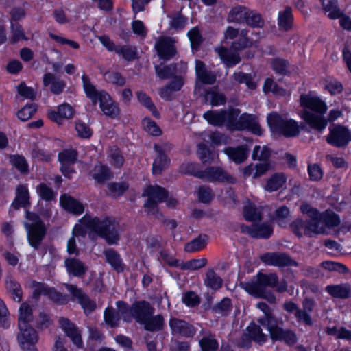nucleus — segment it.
Masks as SVG:
<instances>
[{
  "mask_svg": "<svg viewBox=\"0 0 351 351\" xmlns=\"http://www.w3.org/2000/svg\"><path fill=\"white\" fill-rule=\"evenodd\" d=\"M10 162L21 173H28V163L23 156L12 155L10 156Z\"/></svg>",
  "mask_w": 351,
  "mask_h": 351,
  "instance_id": "3c124183",
  "label": "nucleus"
},
{
  "mask_svg": "<svg viewBox=\"0 0 351 351\" xmlns=\"http://www.w3.org/2000/svg\"><path fill=\"white\" fill-rule=\"evenodd\" d=\"M243 215L245 219L250 221L261 219L260 212L252 204H248L243 208Z\"/></svg>",
  "mask_w": 351,
  "mask_h": 351,
  "instance_id": "338daca9",
  "label": "nucleus"
},
{
  "mask_svg": "<svg viewBox=\"0 0 351 351\" xmlns=\"http://www.w3.org/2000/svg\"><path fill=\"white\" fill-rule=\"evenodd\" d=\"M82 79L86 95L91 99L93 105H96L97 102L99 101L100 108L106 116L111 118L117 117L120 111L118 104L112 100L106 92L97 91L87 75H82Z\"/></svg>",
  "mask_w": 351,
  "mask_h": 351,
  "instance_id": "39448f33",
  "label": "nucleus"
},
{
  "mask_svg": "<svg viewBox=\"0 0 351 351\" xmlns=\"http://www.w3.org/2000/svg\"><path fill=\"white\" fill-rule=\"evenodd\" d=\"M207 237L206 235L199 236L193 241L185 245L184 250L187 252H195L199 251L206 245Z\"/></svg>",
  "mask_w": 351,
  "mask_h": 351,
  "instance_id": "49530a36",
  "label": "nucleus"
},
{
  "mask_svg": "<svg viewBox=\"0 0 351 351\" xmlns=\"http://www.w3.org/2000/svg\"><path fill=\"white\" fill-rule=\"evenodd\" d=\"M316 226L320 228L319 234H328L327 228H332L340 224V218L338 215L332 211L326 210L324 213H319L317 210L313 208Z\"/></svg>",
  "mask_w": 351,
  "mask_h": 351,
  "instance_id": "f8f14e48",
  "label": "nucleus"
},
{
  "mask_svg": "<svg viewBox=\"0 0 351 351\" xmlns=\"http://www.w3.org/2000/svg\"><path fill=\"white\" fill-rule=\"evenodd\" d=\"M43 85L47 87L50 86V91L54 95L62 93L66 86V83L62 80L58 78L51 73H47L43 76Z\"/></svg>",
  "mask_w": 351,
  "mask_h": 351,
  "instance_id": "a878e982",
  "label": "nucleus"
},
{
  "mask_svg": "<svg viewBox=\"0 0 351 351\" xmlns=\"http://www.w3.org/2000/svg\"><path fill=\"white\" fill-rule=\"evenodd\" d=\"M289 217V209L285 206L279 207L275 211L274 219L276 221L277 223L280 226H285L287 223Z\"/></svg>",
  "mask_w": 351,
  "mask_h": 351,
  "instance_id": "6e6d98bb",
  "label": "nucleus"
},
{
  "mask_svg": "<svg viewBox=\"0 0 351 351\" xmlns=\"http://www.w3.org/2000/svg\"><path fill=\"white\" fill-rule=\"evenodd\" d=\"M326 140L328 144L336 147H344L351 140V134L345 126L336 125L330 128V132Z\"/></svg>",
  "mask_w": 351,
  "mask_h": 351,
  "instance_id": "4468645a",
  "label": "nucleus"
},
{
  "mask_svg": "<svg viewBox=\"0 0 351 351\" xmlns=\"http://www.w3.org/2000/svg\"><path fill=\"white\" fill-rule=\"evenodd\" d=\"M36 112V106L35 104L27 105L18 111L17 116L20 120L26 121L29 119Z\"/></svg>",
  "mask_w": 351,
  "mask_h": 351,
  "instance_id": "774afa93",
  "label": "nucleus"
},
{
  "mask_svg": "<svg viewBox=\"0 0 351 351\" xmlns=\"http://www.w3.org/2000/svg\"><path fill=\"white\" fill-rule=\"evenodd\" d=\"M183 84V78L180 76H176L171 82L160 89V96L165 100H171L173 93L174 92L179 91L182 88Z\"/></svg>",
  "mask_w": 351,
  "mask_h": 351,
  "instance_id": "bb28decb",
  "label": "nucleus"
},
{
  "mask_svg": "<svg viewBox=\"0 0 351 351\" xmlns=\"http://www.w3.org/2000/svg\"><path fill=\"white\" fill-rule=\"evenodd\" d=\"M293 16L292 9L289 6L285 7L283 11L278 13V25L280 29L289 31L292 28Z\"/></svg>",
  "mask_w": 351,
  "mask_h": 351,
  "instance_id": "c756f323",
  "label": "nucleus"
},
{
  "mask_svg": "<svg viewBox=\"0 0 351 351\" xmlns=\"http://www.w3.org/2000/svg\"><path fill=\"white\" fill-rule=\"evenodd\" d=\"M105 322L112 328L118 326L119 323V315L113 308H107L104 311Z\"/></svg>",
  "mask_w": 351,
  "mask_h": 351,
  "instance_id": "4d7b16f0",
  "label": "nucleus"
},
{
  "mask_svg": "<svg viewBox=\"0 0 351 351\" xmlns=\"http://www.w3.org/2000/svg\"><path fill=\"white\" fill-rule=\"evenodd\" d=\"M68 291L72 295L73 300H77L84 308L86 314L90 313L96 308V303L79 287L72 284L64 285Z\"/></svg>",
  "mask_w": 351,
  "mask_h": 351,
  "instance_id": "a211bd4d",
  "label": "nucleus"
},
{
  "mask_svg": "<svg viewBox=\"0 0 351 351\" xmlns=\"http://www.w3.org/2000/svg\"><path fill=\"white\" fill-rule=\"evenodd\" d=\"M209 182H226L234 184L236 178L221 167L210 166L203 170L202 178Z\"/></svg>",
  "mask_w": 351,
  "mask_h": 351,
  "instance_id": "2eb2a0df",
  "label": "nucleus"
},
{
  "mask_svg": "<svg viewBox=\"0 0 351 351\" xmlns=\"http://www.w3.org/2000/svg\"><path fill=\"white\" fill-rule=\"evenodd\" d=\"M231 309V300L225 298L221 301L216 304L213 310L215 313L220 314L221 315H227Z\"/></svg>",
  "mask_w": 351,
  "mask_h": 351,
  "instance_id": "69168bd1",
  "label": "nucleus"
},
{
  "mask_svg": "<svg viewBox=\"0 0 351 351\" xmlns=\"http://www.w3.org/2000/svg\"><path fill=\"white\" fill-rule=\"evenodd\" d=\"M58 322L62 330L71 339L73 343L79 348L82 347V341L81 335L75 325L69 319L63 317H60Z\"/></svg>",
  "mask_w": 351,
  "mask_h": 351,
  "instance_id": "5701e85b",
  "label": "nucleus"
},
{
  "mask_svg": "<svg viewBox=\"0 0 351 351\" xmlns=\"http://www.w3.org/2000/svg\"><path fill=\"white\" fill-rule=\"evenodd\" d=\"M267 122L273 132L285 137L291 138L300 134V126L293 119H284L277 112H271L267 116Z\"/></svg>",
  "mask_w": 351,
  "mask_h": 351,
  "instance_id": "1a4fd4ad",
  "label": "nucleus"
},
{
  "mask_svg": "<svg viewBox=\"0 0 351 351\" xmlns=\"http://www.w3.org/2000/svg\"><path fill=\"white\" fill-rule=\"evenodd\" d=\"M249 130L254 134L261 135L262 130L256 116L243 113L239 116L237 130Z\"/></svg>",
  "mask_w": 351,
  "mask_h": 351,
  "instance_id": "412c9836",
  "label": "nucleus"
},
{
  "mask_svg": "<svg viewBox=\"0 0 351 351\" xmlns=\"http://www.w3.org/2000/svg\"><path fill=\"white\" fill-rule=\"evenodd\" d=\"M154 306L146 300L136 301L130 307L131 317L140 324L154 315Z\"/></svg>",
  "mask_w": 351,
  "mask_h": 351,
  "instance_id": "dca6fc26",
  "label": "nucleus"
},
{
  "mask_svg": "<svg viewBox=\"0 0 351 351\" xmlns=\"http://www.w3.org/2000/svg\"><path fill=\"white\" fill-rule=\"evenodd\" d=\"M222 283V279L217 275L213 269L208 270L205 279V285L207 287L213 290H217L221 287Z\"/></svg>",
  "mask_w": 351,
  "mask_h": 351,
  "instance_id": "c03bdc74",
  "label": "nucleus"
},
{
  "mask_svg": "<svg viewBox=\"0 0 351 351\" xmlns=\"http://www.w3.org/2000/svg\"><path fill=\"white\" fill-rule=\"evenodd\" d=\"M325 290L331 296L342 299L349 298L351 293V288L348 284L328 285Z\"/></svg>",
  "mask_w": 351,
  "mask_h": 351,
  "instance_id": "7c9ffc66",
  "label": "nucleus"
},
{
  "mask_svg": "<svg viewBox=\"0 0 351 351\" xmlns=\"http://www.w3.org/2000/svg\"><path fill=\"white\" fill-rule=\"evenodd\" d=\"M7 290L12 293L14 300L18 302L22 300V290L20 285L13 278H9L6 280Z\"/></svg>",
  "mask_w": 351,
  "mask_h": 351,
  "instance_id": "8fccbe9b",
  "label": "nucleus"
},
{
  "mask_svg": "<svg viewBox=\"0 0 351 351\" xmlns=\"http://www.w3.org/2000/svg\"><path fill=\"white\" fill-rule=\"evenodd\" d=\"M29 198L27 189L23 185H19L16 189V196L12 203V206L16 210L20 207H25L29 204Z\"/></svg>",
  "mask_w": 351,
  "mask_h": 351,
  "instance_id": "473e14b6",
  "label": "nucleus"
},
{
  "mask_svg": "<svg viewBox=\"0 0 351 351\" xmlns=\"http://www.w3.org/2000/svg\"><path fill=\"white\" fill-rule=\"evenodd\" d=\"M154 68L156 75L162 80L169 79L177 73V65L176 64H160L155 66Z\"/></svg>",
  "mask_w": 351,
  "mask_h": 351,
  "instance_id": "e433bc0d",
  "label": "nucleus"
},
{
  "mask_svg": "<svg viewBox=\"0 0 351 351\" xmlns=\"http://www.w3.org/2000/svg\"><path fill=\"white\" fill-rule=\"evenodd\" d=\"M170 159L165 154L157 153V156L152 165V172L154 175L160 174L169 165Z\"/></svg>",
  "mask_w": 351,
  "mask_h": 351,
  "instance_id": "a19ab883",
  "label": "nucleus"
},
{
  "mask_svg": "<svg viewBox=\"0 0 351 351\" xmlns=\"http://www.w3.org/2000/svg\"><path fill=\"white\" fill-rule=\"evenodd\" d=\"M240 286L250 295L259 298H263L269 303L276 302V297L271 291H266V287L275 289L278 293H283L287 289L285 280L279 281L276 273L265 274L258 272L256 280L252 282H241Z\"/></svg>",
  "mask_w": 351,
  "mask_h": 351,
  "instance_id": "f257e3e1",
  "label": "nucleus"
},
{
  "mask_svg": "<svg viewBox=\"0 0 351 351\" xmlns=\"http://www.w3.org/2000/svg\"><path fill=\"white\" fill-rule=\"evenodd\" d=\"M181 171L185 174L192 175L199 179L202 178L203 170H199L198 164L193 162L184 163L180 167Z\"/></svg>",
  "mask_w": 351,
  "mask_h": 351,
  "instance_id": "13d9d810",
  "label": "nucleus"
},
{
  "mask_svg": "<svg viewBox=\"0 0 351 351\" xmlns=\"http://www.w3.org/2000/svg\"><path fill=\"white\" fill-rule=\"evenodd\" d=\"M64 265L69 274L75 277H82L88 270V267L80 259L67 258Z\"/></svg>",
  "mask_w": 351,
  "mask_h": 351,
  "instance_id": "b1692460",
  "label": "nucleus"
},
{
  "mask_svg": "<svg viewBox=\"0 0 351 351\" xmlns=\"http://www.w3.org/2000/svg\"><path fill=\"white\" fill-rule=\"evenodd\" d=\"M175 38L170 36H160L154 45V49L160 59L167 61L173 58L176 53Z\"/></svg>",
  "mask_w": 351,
  "mask_h": 351,
  "instance_id": "ddd939ff",
  "label": "nucleus"
},
{
  "mask_svg": "<svg viewBox=\"0 0 351 351\" xmlns=\"http://www.w3.org/2000/svg\"><path fill=\"white\" fill-rule=\"evenodd\" d=\"M243 232L254 238L268 239L273 232V228L269 223L252 224L251 226H242Z\"/></svg>",
  "mask_w": 351,
  "mask_h": 351,
  "instance_id": "4be33fe9",
  "label": "nucleus"
},
{
  "mask_svg": "<svg viewBox=\"0 0 351 351\" xmlns=\"http://www.w3.org/2000/svg\"><path fill=\"white\" fill-rule=\"evenodd\" d=\"M224 123L230 130H237L240 110L237 108H229L223 110Z\"/></svg>",
  "mask_w": 351,
  "mask_h": 351,
  "instance_id": "c9c22d12",
  "label": "nucleus"
},
{
  "mask_svg": "<svg viewBox=\"0 0 351 351\" xmlns=\"http://www.w3.org/2000/svg\"><path fill=\"white\" fill-rule=\"evenodd\" d=\"M47 296L53 302L58 304H65L69 301L66 295H64L57 291L54 288H50L48 291Z\"/></svg>",
  "mask_w": 351,
  "mask_h": 351,
  "instance_id": "680f3d73",
  "label": "nucleus"
},
{
  "mask_svg": "<svg viewBox=\"0 0 351 351\" xmlns=\"http://www.w3.org/2000/svg\"><path fill=\"white\" fill-rule=\"evenodd\" d=\"M61 206L66 210L75 215H80L84 210V206L69 195H63L60 199Z\"/></svg>",
  "mask_w": 351,
  "mask_h": 351,
  "instance_id": "c85d7f7f",
  "label": "nucleus"
},
{
  "mask_svg": "<svg viewBox=\"0 0 351 351\" xmlns=\"http://www.w3.org/2000/svg\"><path fill=\"white\" fill-rule=\"evenodd\" d=\"M302 308H299L294 313V317L299 324H302L306 326H311L313 324V320L311 315L315 306V302L313 298H305L302 302Z\"/></svg>",
  "mask_w": 351,
  "mask_h": 351,
  "instance_id": "6ab92c4d",
  "label": "nucleus"
},
{
  "mask_svg": "<svg viewBox=\"0 0 351 351\" xmlns=\"http://www.w3.org/2000/svg\"><path fill=\"white\" fill-rule=\"evenodd\" d=\"M232 77L234 82L238 84H245L250 89L253 90L256 88V83L250 74L237 72L234 73Z\"/></svg>",
  "mask_w": 351,
  "mask_h": 351,
  "instance_id": "09e8293b",
  "label": "nucleus"
},
{
  "mask_svg": "<svg viewBox=\"0 0 351 351\" xmlns=\"http://www.w3.org/2000/svg\"><path fill=\"white\" fill-rule=\"evenodd\" d=\"M18 343L23 351H38L36 344L38 341V335L30 325L24 327L18 326Z\"/></svg>",
  "mask_w": 351,
  "mask_h": 351,
  "instance_id": "9d476101",
  "label": "nucleus"
},
{
  "mask_svg": "<svg viewBox=\"0 0 351 351\" xmlns=\"http://www.w3.org/2000/svg\"><path fill=\"white\" fill-rule=\"evenodd\" d=\"M169 326L171 333L174 336L189 338L193 337L196 332L195 328L191 324L176 317L170 319Z\"/></svg>",
  "mask_w": 351,
  "mask_h": 351,
  "instance_id": "aec40b11",
  "label": "nucleus"
},
{
  "mask_svg": "<svg viewBox=\"0 0 351 351\" xmlns=\"http://www.w3.org/2000/svg\"><path fill=\"white\" fill-rule=\"evenodd\" d=\"M11 36L10 40L12 43H16L21 40H27L28 38L25 36L22 26L17 22L11 21Z\"/></svg>",
  "mask_w": 351,
  "mask_h": 351,
  "instance_id": "37998d69",
  "label": "nucleus"
},
{
  "mask_svg": "<svg viewBox=\"0 0 351 351\" xmlns=\"http://www.w3.org/2000/svg\"><path fill=\"white\" fill-rule=\"evenodd\" d=\"M205 100L206 102H210L213 106H218L224 104L226 99L223 93L208 90L205 93Z\"/></svg>",
  "mask_w": 351,
  "mask_h": 351,
  "instance_id": "603ef678",
  "label": "nucleus"
},
{
  "mask_svg": "<svg viewBox=\"0 0 351 351\" xmlns=\"http://www.w3.org/2000/svg\"><path fill=\"white\" fill-rule=\"evenodd\" d=\"M86 230H83V228L76 224L73 230V236L69 239L67 243V252L70 254H77L78 249L76 245L75 237L77 235L84 234Z\"/></svg>",
  "mask_w": 351,
  "mask_h": 351,
  "instance_id": "de8ad7c7",
  "label": "nucleus"
},
{
  "mask_svg": "<svg viewBox=\"0 0 351 351\" xmlns=\"http://www.w3.org/2000/svg\"><path fill=\"white\" fill-rule=\"evenodd\" d=\"M105 256L109 263L115 269H122L121 261L119 255L114 250H110L105 252Z\"/></svg>",
  "mask_w": 351,
  "mask_h": 351,
  "instance_id": "e2e57ef3",
  "label": "nucleus"
},
{
  "mask_svg": "<svg viewBox=\"0 0 351 351\" xmlns=\"http://www.w3.org/2000/svg\"><path fill=\"white\" fill-rule=\"evenodd\" d=\"M271 151L266 146L256 145L252 152V158L261 161H267L271 156Z\"/></svg>",
  "mask_w": 351,
  "mask_h": 351,
  "instance_id": "5fc2aeb1",
  "label": "nucleus"
},
{
  "mask_svg": "<svg viewBox=\"0 0 351 351\" xmlns=\"http://www.w3.org/2000/svg\"><path fill=\"white\" fill-rule=\"evenodd\" d=\"M223 152L230 160L236 164H240L245 162L247 158L249 150L246 145H241L237 147H226L224 149Z\"/></svg>",
  "mask_w": 351,
  "mask_h": 351,
  "instance_id": "393cba45",
  "label": "nucleus"
},
{
  "mask_svg": "<svg viewBox=\"0 0 351 351\" xmlns=\"http://www.w3.org/2000/svg\"><path fill=\"white\" fill-rule=\"evenodd\" d=\"M300 105L304 108L301 117L313 129L319 132L324 130L327 120L322 116L327 110L326 103L319 97L311 94L302 95Z\"/></svg>",
  "mask_w": 351,
  "mask_h": 351,
  "instance_id": "20e7f679",
  "label": "nucleus"
},
{
  "mask_svg": "<svg viewBox=\"0 0 351 351\" xmlns=\"http://www.w3.org/2000/svg\"><path fill=\"white\" fill-rule=\"evenodd\" d=\"M142 325L146 330L154 332L160 331L164 327V317L162 315L159 314L154 316L151 315Z\"/></svg>",
  "mask_w": 351,
  "mask_h": 351,
  "instance_id": "72a5a7b5",
  "label": "nucleus"
},
{
  "mask_svg": "<svg viewBox=\"0 0 351 351\" xmlns=\"http://www.w3.org/2000/svg\"><path fill=\"white\" fill-rule=\"evenodd\" d=\"M215 51L228 67L236 65L241 60L239 54L237 51L228 49L226 47H221L216 48Z\"/></svg>",
  "mask_w": 351,
  "mask_h": 351,
  "instance_id": "cd10ccee",
  "label": "nucleus"
},
{
  "mask_svg": "<svg viewBox=\"0 0 351 351\" xmlns=\"http://www.w3.org/2000/svg\"><path fill=\"white\" fill-rule=\"evenodd\" d=\"M260 260L267 265H271L278 267L293 266L298 267L297 261L285 252H266L259 257Z\"/></svg>",
  "mask_w": 351,
  "mask_h": 351,
  "instance_id": "9b49d317",
  "label": "nucleus"
},
{
  "mask_svg": "<svg viewBox=\"0 0 351 351\" xmlns=\"http://www.w3.org/2000/svg\"><path fill=\"white\" fill-rule=\"evenodd\" d=\"M80 223L83 230L95 232L104 238L109 245L116 244L119 240V225L114 217H97L85 215Z\"/></svg>",
  "mask_w": 351,
  "mask_h": 351,
  "instance_id": "7ed1b4c3",
  "label": "nucleus"
},
{
  "mask_svg": "<svg viewBox=\"0 0 351 351\" xmlns=\"http://www.w3.org/2000/svg\"><path fill=\"white\" fill-rule=\"evenodd\" d=\"M58 159L61 164L73 165L77 160V152L73 149H66L59 153Z\"/></svg>",
  "mask_w": 351,
  "mask_h": 351,
  "instance_id": "bf43d9fd",
  "label": "nucleus"
},
{
  "mask_svg": "<svg viewBox=\"0 0 351 351\" xmlns=\"http://www.w3.org/2000/svg\"><path fill=\"white\" fill-rule=\"evenodd\" d=\"M136 95L139 102L147 108H148L155 117L158 118L160 117V113L157 111L156 108L152 101L151 98L147 94L143 92H138Z\"/></svg>",
  "mask_w": 351,
  "mask_h": 351,
  "instance_id": "864d4df0",
  "label": "nucleus"
},
{
  "mask_svg": "<svg viewBox=\"0 0 351 351\" xmlns=\"http://www.w3.org/2000/svg\"><path fill=\"white\" fill-rule=\"evenodd\" d=\"M197 154L204 164H210L213 161V156L210 151L208 147L203 143L198 145Z\"/></svg>",
  "mask_w": 351,
  "mask_h": 351,
  "instance_id": "0e129e2a",
  "label": "nucleus"
},
{
  "mask_svg": "<svg viewBox=\"0 0 351 351\" xmlns=\"http://www.w3.org/2000/svg\"><path fill=\"white\" fill-rule=\"evenodd\" d=\"M204 118L211 125L215 126H221L224 124V113L223 110L207 111L203 115Z\"/></svg>",
  "mask_w": 351,
  "mask_h": 351,
  "instance_id": "a18cd8bd",
  "label": "nucleus"
},
{
  "mask_svg": "<svg viewBox=\"0 0 351 351\" xmlns=\"http://www.w3.org/2000/svg\"><path fill=\"white\" fill-rule=\"evenodd\" d=\"M116 53L126 61H132L138 58L137 49L132 45H117Z\"/></svg>",
  "mask_w": 351,
  "mask_h": 351,
  "instance_id": "ea45409f",
  "label": "nucleus"
},
{
  "mask_svg": "<svg viewBox=\"0 0 351 351\" xmlns=\"http://www.w3.org/2000/svg\"><path fill=\"white\" fill-rule=\"evenodd\" d=\"M207 264V260L204 258L200 259H192L185 263H180V269L183 270H196L204 267Z\"/></svg>",
  "mask_w": 351,
  "mask_h": 351,
  "instance_id": "052dcab7",
  "label": "nucleus"
},
{
  "mask_svg": "<svg viewBox=\"0 0 351 351\" xmlns=\"http://www.w3.org/2000/svg\"><path fill=\"white\" fill-rule=\"evenodd\" d=\"M248 8L243 5H237L231 8L227 16L229 23H241L247 16Z\"/></svg>",
  "mask_w": 351,
  "mask_h": 351,
  "instance_id": "2f4dec72",
  "label": "nucleus"
},
{
  "mask_svg": "<svg viewBox=\"0 0 351 351\" xmlns=\"http://www.w3.org/2000/svg\"><path fill=\"white\" fill-rule=\"evenodd\" d=\"M143 196L147 197V200L144 204L147 214L158 219H162V214L159 211L158 204L168 197L165 189L158 185L149 186L145 189Z\"/></svg>",
  "mask_w": 351,
  "mask_h": 351,
  "instance_id": "0eeeda50",
  "label": "nucleus"
},
{
  "mask_svg": "<svg viewBox=\"0 0 351 351\" xmlns=\"http://www.w3.org/2000/svg\"><path fill=\"white\" fill-rule=\"evenodd\" d=\"M256 307L264 314L257 319L262 326H266L271 339L274 341H282L288 346H293L298 341L295 332L290 328H284V321L281 317H277L273 310L265 302L257 303Z\"/></svg>",
  "mask_w": 351,
  "mask_h": 351,
  "instance_id": "f03ea898",
  "label": "nucleus"
},
{
  "mask_svg": "<svg viewBox=\"0 0 351 351\" xmlns=\"http://www.w3.org/2000/svg\"><path fill=\"white\" fill-rule=\"evenodd\" d=\"M247 331L250 338L258 343H263L267 341L268 336L263 332L260 326L252 323L247 327Z\"/></svg>",
  "mask_w": 351,
  "mask_h": 351,
  "instance_id": "58836bf2",
  "label": "nucleus"
},
{
  "mask_svg": "<svg viewBox=\"0 0 351 351\" xmlns=\"http://www.w3.org/2000/svg\"><path fill=\"white\" fill-rule=\"evenodd\" d=\"M32 320L33 315L31 306L26 302L22 303L19 308L18 326L24 327L25 326L29 325Z\"/></svg>",
  "mask_w": 351,
  "mask_h": 351,
  "instance_id": "f704fd0d",
  "label": "nucleus"
},
{
  "mask_svg": "<svg viewBox=\"0 0 351 351\" xmlns=\"http://www.w3.org/2000/svg\"><path fill=\"white\" fill-rule=\"evenodd\" d=\"M300 209L302 213H306L309 219H296L291 224L290 228L293 232L298 237L306 235L310 237L319 234L321 229L316 226L313 208L308 205H302Z\"/></svg>",
  "mask_w": 351,
  "mask_h": 351,
  "instance_id": "6e6552de",
  "label": "nucleus"
},
{
  "mask_svg": "<svg viewBox=\"0 0 351 351\" xmlns=\"http://www.w3.org/2000/svg\"><path fill=\"white\" fill-rule=\"evenodd\" d=\"M323 10L328 13V16L331 19H338L342 15L337 7V0H320Z\"/></svg>",
  "mask_w": 351,
  "mask_h": 351,
  "instance_id": "4c0bfd02",
  "label": "nucleus"
},
{
  "mask_svg": "<svg viewBox=\"0 0 351 351\" xmlns=\"http://www.w3.org/2000/svg\"><path fill=\"white\" fill-rule=\"evenodd\" d=\"M286 177L282 173H275L267 182L265 189L269 192L278 190L285 183Z\"/></svg>",
  "mask_w": 351,
  "mask_h": 351,
  "instance_id": "79ce46f5",
  "label": "nucleus"
},
{
  "mask_svg": "<svg viewBox=\"0 0 351 351\" xmlns=\"http://www.w3.org/2000/svg\"><path fill=\"white\" fill-rule=\"evenodd\" d=\"M195 73L197 80L195 90L196 93H200L204 84L212 85L216 82V75L212 71L207 70L202 61H196Z\"/></svg>",
  "mask_w": 351,
  "mask_h": 351,
  "instance_id": "f3484780",
  "label": "nucleus"
},
{
  "mask_svg": "<svg viewBox=\"0 0 351 351\" xmlns=\"http://www.w3.org/2000/svg\"><path fill=\"white\" fill-rule=\"evenodd\" d=\"M27 219L29 223H25L27 240L31 247L38 250L47 233V228L40 217L34 213L27 212Z\"/></svg>",
  "mask_w": 351,
  "mask_h": 351,
  "instance_id": "423d86ee",
  "label": "nucleus"
}]
</instances>
